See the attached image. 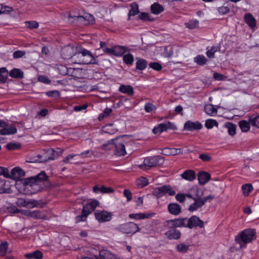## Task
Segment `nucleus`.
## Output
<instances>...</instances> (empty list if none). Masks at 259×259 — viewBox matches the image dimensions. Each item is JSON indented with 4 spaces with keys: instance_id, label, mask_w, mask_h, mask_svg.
Masks as SVG:
<instances>
[{
    "instance_id": "25",
    "label": "nucleus",
    "mask_w": 259,
    "mask_h": 259,
    "mask_svg": "<svg viewBox=\"0 0 259 259\" xmlns=\"http://www.w3.org/2000/svg\"><path fill=\"white\" fill-rule=\"evenodd\" d=\"M244 20L250 27L254 28L256 26V20L250 13H246L245 15Z\"/></svg>"
},
{
    "instance_id": "40",
    "label": "nucleus",
    "mask_w": 259,
    "mask_h": 259,
    "mask_svg": "<svg viewBox=\"0 0 259 259\" xmlns=\"http://www.w3.org/2000/svg\"><path fill=\"white\" fill-rule=\"evenodd\" d=\"M113 124H107L103 127V131L109 134H114L117 130L113 128Z\"/></svg>"
},
{
    "instance_id": "21",
    "label": "nucleus",
    "mask_w": 259,
    "mask_h": 259,
    "mask_svg": "<svg viewBox=\"0 0 259 259\" xmlns=\"http://www.w3.org/2000/svg\"><path fill=\"white\" fill-rule=\"evenodd\" d=\"M93 190L96 193H110L113 192L114 190L110 187H106L104 186L99 187L98 185H96L93 187Z\"/></svg>"
},
{
    "instance_id": "26",
    "label": "nucleus",
    "mask_w": 259,
    "mask_h": 259,
    "mask_svg": "<svg viewBox=\"0 0 259 259\" xmlns=\"http://www.w3.org/2000/svg\"><path fill=\"white\" fill-rule=\"evenodd\" d=\"M248 120L249 121L251 126L259 128V115L253 114L249 115Z\"/></svg>"
},
{
    "instance_id": "35",
    "label": "nucleus",
    "mask_w": 259,
    "mask_h": 259,
    "mask_svg": "<svg viewBox=\"0 0 259 259\" xmlns=\"http://www.w3.org/2000/svg\"><path fill=\"white\" fill-rule=\"evenodd\" d=\"M138 61L136 62V69L139 70L145 69L147 66V62L144 59L136 58Z\"/></svg>"
},
{
    "instance_id": "34",
    "label": "nucleus",
    "mask_w": 259,
    "mask_h": 259,
    "mask_svg": "<svg viewBox=\"0 0 259 259\" xmlns=\"http://www.w3.org/2000/svg\"><path fill=\"white\" fill-rule=\"evenodd\" d=\"M163 11V7L158 3H154L151 6V11L153 14L157 15Z\"/></svg>"
},
{
    "instance_id": "5",
    "label": "nucleus",
    "mask_w": 259,
    "mask_h": 259,
    "mask_svg": "<svg viewBox=\"0 0 259 259\" xmlns=\"http://www.w3.org/2000/svg\"><path fill=\"white\" fill-rule=\"evenodd\" d=\"M117 229L125 234H134L140 230L138 226L133 222H128L119 225Z\"/></svg>"
},
{
    "instance_id": "18",
    "label": "nucleus",
    "mask_w": 259,
    "mask_h": 259,
    "mask_svg": "<svg viewBox=\"0 0 259 259\" xmlns=\"http://www.w3.org/2000/svg\"><path fill=\"white\" fill-rule=\"evenodd\" d=\"M23 214L29 217L36 219H44L45 218V215L44 213L37 210H25L23 212Z\"/></svg>"
},
{
    "instance_id": "20",
    "label": "nucleus",
    "mask_w": 259,
    "mask_h": 259,
    "mask_svg": "<svg viewBox=\"0 0 259 259\" xmlns=\"http://www.w3.org/2000/svg\"><path fill=\"white\" fill-rule=\"evenodd\" d=\"M210 179V175L207 172L202 171L198 174V180L199 183L201 185H204Z\"/></svg>"
},
{
    "instance_id": "36",
    "label": "nucleus",
    "mask_w": 259,
    "mask_h": 259,
    "mask_svg": "<svg viewBox=\"0 0 259 259\" xmlns=\"http://www.w3.org/2000/svg\"><path fill=\"white\" fill-rule=\"evenodd\" d=\"M130 7L131 9L128 14V19H130V17L131 16H135L139 13L138 5L136 3H133L131 4Z\"/></svg>"
},
{
    "instance_id": "59",
    "label": "nucleus",
    "mask_w": 259,
    "mask_h": 259,
    "mask_svg": "<svg viewBox=\"0 0 259 259\" xmlns=\"http://www.w3.org/2000/svg\"><path fill=\"white\" fill-rule=\"evenodd\" d=\"M218 12L221 14L225 15L230 12V9L228 7L222 6L218 8Z\"/></svg>"
},
{
    "instance_id": "14",
    "label": "nucleus",
    "mask_w": 259,
    "mask_h": 259,
    "mask_svg": "<svg viewBox=\"0 0 259 259\" xmlns=\"http://www.w3.org/2000/svg\"><path fill=\"white\" fill-rule=\"evenodd\" d=\"M25 174V171L22 168L16 167L12 169L9 178L15 181H20L21 178L24 177Z\"/></svg>"
},
{
    "instance_id": "41",
    "label": "nucleus",
    "mask_w": 259,
    "mask_h": 259,
    "mask_svg": "<svg viewBox=\"0 0 259 259\" xmlns=\"http://www.w3.org/2000/svg\"><path fill=\"white\" fill-rule=\"evenodd\" d=\"M89 55H92L90 51L85 50V49H80L78 51V53L75 54L74 56H77V57H79V59L81 58H85L86 56H88Z\"/></svg>"
},
{
    "instance_id": "62",
    "label": "nucleus",
    "mask_w": 259,
    "mask_h": 259,
    "mask_svg": "<svg viewBox=\"0 0 259 259\" xmlns=\"http://www.w3.org/2000/svg\"><path fill=\"white\" fill-rule=\"evenodd\" d=\"M38 201L35 200H33L31 201H27V207L33 208L34 207L37 206L38 205Z\"/></svg>"
},
{
    "instance_id": "46",
    "label": "nucleus",
    "mask_w": 259,
    "mask_h": 259,
    "mask_svg": "<svg viewBox=\"0 0 259 259\" xmlns=\"http://www.w3.org/2000/svg\"><path fill=\"white\" fill-rule=\"evenodd\" d=\"M199 21L197 20H191L185 23L186 27L189 29H194L198 27Z\"/></svg>"
},
{
    "instance_id": "10",
    "label": "nucleus",
    "mask_w": 259,
    "mask_h": 259,
    "mask_svg": "<svg viewBox=\"0 0 259 259\" xmlns=\"http://www.w3.org/2000/svg\"><path fill=\"white\" fill-rule=\"evenodd\" d=\"M168 129L176 130V126L169 121L159 124L153 129V133L155 134H160L163 132L166 131Z\"/></svg>"
},
{
    "instance_id": "30",
    "label": "nucleus",
    "mask_w": 259,
    "mask_h": 259,
    "mask_svg": "<svg viewBox=\"0 0 259 259\" xmlns=\"http://www.w3.org/2000/svg\"><path fill=\"white\" fill-rule=\"evenodd\" d=\"M9 75L13 78H22L24 76V73L20 69L14 68L9 72Z\"/></svg>"
},
{
    "instance_id": "50",
    "label": "nucleus",
    "mask_w": 259,
    "mask_h": 259,
    "mask_svg": "<svg viewBox=\"0 0 259 259\" xmlns=\"http://www.w3.org/2000/svg\"><path fill=\"white\" fill-rule=\"evenodd\" d=\"M114 144H113V141H112V140L111 141H108L107 143L104 144L102 146V149L104 150H110L112 149H114Z\"/></svg>"
},
{
    "instance_id": "51",
    "label": "nucleus",
    "mask_w": 259,
    "mask_h": 259,
    "mask_svg": "<svg viewBox=\"0 0 259 259\" xmlns=\"http://www.w3.org/2000/svg\"><path fill=\"white\" fill-rule=\"evenodd\" d=\"M13 11V8L0 4V14L9 13Z\"/></svg>"
},
{
    "instance_id": "8",
    "label": "nucleus",
    "mask_w": 259,
    "mask_h": 259,
    "mask_svg": "<svg viewBox=\"0 0 259 259\" xmlns=\"http://www.w3.org/2000/svg\"><path fill=\"white\" fill-rule=\"evenodd\" d=\"M59 155L57 151H55L53 149L48 150L42 155H38L37 159H35V162H45L49 160H54L56 157Z\"/></svg>"
},
{
    "instance_id": "17",
    "label": "nucleus",
    "mask_w": 259,
    "mask_h": 259,
    "mask_svg": "<svg viewBox=\"0 0 259 259\" xmlns=\"http://www.w3.org/2000/svg\"><path fill=\"white\" fill-rule=\"evenodd\" d=\"M202 127V124L199 121L192 122L189 120L187 121L184 125V128L190 131L199 130H200Z\"/></svg>"
},
{
    "instance_id": "55",
    "label": "nucleus",
    "mask_w": 259,
    "mask_h": 259,
    "mask_svg": "<svg viewBox=\"0 0 259 259\" xmlns=\"http://www.w3.org/2000/svg\"><path fill=\"white\" fill-rule=\"evenodd\" d=\"M109 251L107 250H102L100 251L99 257H97V259H107L109 254Z\"/></svg>"
},
{
    "instance_id": "2",
    "label": "nucleus",
    "mask_w": 259,
    "mask_h": 259,
    "mask_svg": "<svg viewBox=\"0 0 259 259\" xmlns=\"http://www.w3.org/2000/svg\"><path fill=\"white\" fill-rule=\"evenodd\" d=\"M255 231L252 229H247L242 231L235 237V241L240 247L250 242L255 238Z\"/></svg>"
},
{
    "instance_id": "24",
    "label": "nucleus",
    "mask_w": 259,
    "mask_h": 259,
    "mask_svg": "<svg viewBox=\"0 0 259 259\" xmlns=\"http://www.w3.org/2000/svg\"><path fill=\"white\" fill-rule=\"evenodd\" d=\"M181 177L185 180L192 181L195 178V172L193 170L188 169L181 175Z\"/></svg>"
},
{
    "instance_id": "54",
    "label": "nucleus",
    "mask_w": 259,
    "mask_h": 259,
    "mask_svg": "<svg viewBox=\"0 0 259 259\" xmlns=\"http://www.w3.org/2000/svg\"><path fill=\"white\" fill-rule=\"evenodd\" d=\"M155 109V106L151 103H147L145 105L144 109L146 112H151Z\"/></svg>"
},
{
    "instance_id": "31",
    "label": "nucleus",
    "mask_w": 259,
    "mask_h": 259,
    "mask_svg": "<svg viewBox=\"0 0 259 259\" xmlns=\"http://www.w3.org/2000/svg\"><path fill=\"white\" fill-rule=\"evenodd\" d=\"M25 257L27 258L41 259L43 257V254L41 251L37 250L25 254Z\"/></svg>"
},
{
    "instance_id": "56",
    "label": "nucleus",
    "mask_w": 259,
    "mask_h": 259,
    "mask_svg": "<svg viewBox=\"0 0 259 259\" xmlns=\"http://www.w3.org/2000/svg\"><path fill=\"white\" fill-rule=\"evenodd\" d=\"M199 158L204 162H208L211 161V157L207 153H202L199 156Z\"/></svg>"
},
{
    "instance_id": "45",
    "label": "nucleus",
    "mask_w": 259,
    "mask_h": 259,
    "mask_svg": "<svg viewBox=\"0 0 259 259\" xmlns=\"http://www.w3.org/2000/svg\"><path fill=\"white\" fill-rule=\"evenodd\" d=\"M136 183L139 187L142 188L148 184V181L146 178L141 177L137 180Z\"/></svg>"
},
{
    "instance_id": "58",
    "label": "nucleus",
    "mask_w": 259,
    "mask_h": 259,
    "mask_svg": "<svg viewBox=\"0 0 259 259\" xmlns=\"http://www.w3.org/2000/svg\"><path fill=\"white\" fill-rule=\"evenodd\" d=\"M176 199L179 202L184 203L186 200L185 194L178 193L176 195Z\"/></svg>"
},
{
    "instance_id": "43",
    "label": "nucleus",
    "mask_w": 259,
    "mask_h": 259,
    "mask_svg": "<svg viewBox=\"0 0 259 259\" xmlns=\"http://www.w3.org/2000/svg\"><path fill=\"white\" fill-rule=\"evenodd\" d=\"M134 60V57L130 53L125 54L123 57V61L126 65H132Z\"/></svg>"
},
{
    "instance_id": "48",
    "label": "nucleus",
    "mask_w": 259,
    "mask_h": 259,
    "mask_svg": "<svg viewBox=\"0 0 259 259\" xmlns=\"http://www.w3.org/2000/svg\"><path fill=\"white\" fill-rule=\"evenodd\" d=\"M5 186L6 183L4 181L0 180V194L11 193V189L9 188H6Z\"/></svg>"
},
{
    "instance_id": "49",
    "label": "nucleus",
    "mask_w": 259,
    "mask_h": 259,
    "mask_svg": "<svg viewBox=\"0 0 259 259\" xmlns=\"http://www.w3.org/2000/svg\"><path fill=\"white\" fill-rule=\"evenodd\" d=\"M8 246V243L7 242H2L0 244V253L1 256H4L6 254Z\"/></svg>"
},
{
    "instance_id": "1",
    "label": "nucleus",
    "mask_w": 259,
    "mask_h": 259,
    "mask_svg": "<svg viewBox=\"0 0 259 259\" xmlns=\"http://www.w3.org/2000/svg\"><path fill=\"white\" fill-rule=\"evenodd\" d=\"M48 177L45 171H41L37 176L34 177H30L24 180V184L31 188L32 193H36L40 191L43 189V183L47 181Z\"/></svg>"
},
{
    "instance_id": "11",
    "label": "nucleus",
    "mask_w": 259,
    "mask_h": 259,
    "mask_svg": "<svg viewBox=\"0 0 259 259\" xmlns=\"http://www.w3.org/2000/svg\"><path fill=\"white\" fill-rule=\"evenodd\" d=\"M95 217L99 223H103L110 221L112 219V214L111 212L105 210H97L95 212Z\"/></svg>"
},
{
    "instance_id": "6",
    "label": "nucleus",
    "mask_w": 259,
    "mask_h": 259,
    "mask_svg": "<svg viewBox=\"0 0 259 259\" xmlns=\"http://www.w3.org/2000/svg\"><path fill=\"white\" fill-rule=\"evenodd\" d=\"M164 161V157L160 155L148 157L145 158L144 164L145 166L151 167L162 164Z\"/></svg>"
},
{
    "instance_id": "4",
    "label": "nucleus",
    "mask_w": 259,
    "mask_h": 259,
    "mask_svg": "<svg viewBox=\"0 0 259 259\" xmlns=\"http://www.w3.org/2000/svg\"><path fill=\"white\" fill-rule=\"evenodd\" d=\"M126 135H123L112 139L114 145V154L118 156H124L126 154L124 143Z\"/></svg>"
},
{
    "instance_id": "57",
    "label": "nucleus",
    "mask_w": 259,
    "mask_h": 259,
    "mask_svg": "<svg viewBox=\"0 0 259 259\" xmlns=\"http://www.w3.org/2000/svg\"><path fill=\"white\" fill-rule=\"evenodd\" d=\"M149 67L155 70L159 71L162 69V66L158 62H151L149 65Z\"/></svg>"
},
{
    "instance_id": "23",
    "label": "nucleus",
    "mask_w": 259,
    "mask_h": 259,
    "mask_svg": "<svg viewBox=\"0 0 259 259\" xmlns=\"http://www.w3.org/2000/svg\"><path fill=\"white\" fill-rule=\"evenodd\" d=\"M166 185H163L154 188L152 192V194L157 198L161 197L166 194Z\"/></svg>"
},
{
    "instance_id": "38",
    "label": "nucleus",
    "mask_w": 259,
    "mask_h": 259,
    "mask_svg": "<svg viewBox=\"0 0 259 259\" xmlns=\"http://www.w3.org/2000/svg\"><path fill=\"white\" fill-rule=\"evenodd\" d=\"M225 127L228 129V133L230 135L233 136L236 133V125L227 122L225 124Z\"/></svg>"
},
{
    "instance_id": "9",
    "label": "nucleus",
    "mask_w": 259,
    "mask_h": 259,
    "mask_svg": "<svg viewBox=\"0 0 259 259\" xmlns=\"http://www.w3.org/2000/svg\"><path fill=\"white\" fill-rule=\"evenodd\" d=\"M164 226L167 227L169 230L165 233V236L169 240L179 239L181 236L180 231L176 228L177 227H170L167 224V220L164 223Z\"/></svg>"
},
{
    "instance_id": "12",
    "label": "nucleus",
    "mask_w": 259,
    "mask_h": 259,
    "mask_svg": "<svg viewBox=\"0 0 259 259\" xmlns=\"http://www.w3.org/2000/svg\"><path fill=\"white\" fill-rule=\"evenodd\" d=\"M87 19V20L89 21V23L93 24L95 22V18L91 15H89L88 16H86L85 17L80 15L72 16L70 14L68 16V20L71 23L74 22L75 20H76L77 21H79L80 22H83L85 21Z\"/></svg>"
},
{
    "instance_id": "53",
    "label": "nucleus",
    "mask_w": 259,
    "mask_h": 259,
    "mask_svg": "<svg viewBox=\"0 0 259 259\" xmlns=\"http://www.w3.org/2000/svg\"><path fill=\"white\" fill-rule=\"evenodd\" d=\"M21 147L20 144H17L14 143H9L6 145V148L9 150H14L16 149H19Z\"/></svg>"
},
{
    "instance_id": "63",
    "label": "nucleus",
    "mask_w": 259,
    "mask_h": 259,
    "mask_svg": "<svg viewBox=\"0 0 259 259\" xmlns=\"http://www.w3.org/2000/svg\"><path fill=\"white\" fill-rule=\"evenodd\" d=\"M123 195L127 198V201H130L132 200V194L130 190L127 189H124L123 191Z\"/></svg>"
},
{
    "instance_id": "60",
    "label": "nucleus",
    "mask_w": 259,
    "mask_h": 259,
    "mask_svg": "<svg viewBox=\"0 0 259 259\" xmlns=\"http://www.w3.org/2000/svg\"><path fill=\"white\" fill-rule=\"evenodd\" d=\"M26 23L27 27L30 29L37 28L38 27V23L35 21H29Z\"/></svg>"
},
{
    "instance_id": "15",
    "label": "nucleus",
    "mask_w": 259,
    "mask_h": 259,
    "mask_svg": "<svg viewBox=\"0 0 259 259\" xmlns=\"http://www.w3.org/2000/svg\"><path fill=\"white\" fill-rule=\"evenodd\" d=\"M61 54L64 59H69L71 58L74 54L73 48L70 46L65 47L61 50Z\"/></svg>"
},
{
    "instance_id": "3",
    "label": "nucleus",
    "mask_w": 259,
    "mask_h": 259,
    "mask_svg": "<svg viewBox=\"0 0 259 259\" xmlns=\"http://www.w3.org/2000/svg\"><path fill=\"white\" fill-rule=\"evenodd\" d=\"M98 205L99 202L96 200L87 203L83 206L81 213L75 217V222L79 223L81 221H85L88 215L94 210Z\"/></svg>"
},
{
    "instance_id": "19",
    "label": "nucleus",
    "mask_w": 259,
    "mask_h": 259,
    "mask_svg": "<svg viewBox=\"0 0 259 259\" xmlns=\"http://www.w3.org/2000/svg\"><path fill=\"white\" fill-rule=\"evenodd\" d=\"M78 64H97V60L94 57L93 55H89L85 58H80L78 60Z\"/></svg>"
},
{
    "instance_id": "27",
    "label": "nucleus",
    "mask_w": 259,
    "mask_h": 259,
    "mask_svg": "<svg viewBox=\"0 0 259 259\" xmlns=\"http://www.w3.org/2000/svg\"><path fill=\"white\" fill-rule=\"evenodd\" d=\"M119 91L130 96L133 95L134 93L133 87L130 85H121Z\"/></svg>"
},
{
    "instance_id": "64",
    "label": "nucleus",
    "mask_w": 259,
    "mask_h": 259,
    "mask_svg": "<svg viewBox=\"0 0 259 259\" xmlns=\"http://www.w3.org/2000/svg\"><path fill=\"white\" fill-rule=\"evenodd\" d=\"M16 204L19 206L27 207V201L23 198H19L16 202Z\"/></svg>"
},
{
    "instance_id": "39",
    "label": "nucleus",
    "mask_w": 259,
    "mask_h": 259,
    "mask_svg": "<svg viewBox=\"0 0 259 259\" xmlns=\"http://www.w3.org/2000/svg\"><path fill=\"white\" fill-rule=\"evenodd\" d=\"M243 194L245 196L249 195V193L253 190V187L251 184H244L241 187Z\"/></svg>"
},
{
    "instance_id": "61",
    "label": "nucleus",
    "mask_w": 259,
    "mask_h": 259,
    "mask_svg": "<svg viewBox=\"0 0 259 259\" xmlns=\"http://www.w3.org/2000/svg\"><path fill=\"white\" fill-rule=\"evenodd\" d=\"M25 52L22 51H16L13 53V57L15 59H18L23 56Z\"/></svg>"
},
{
    "instance_id": "37",
    "label": "nucleus",
    "mask_w": 259,
    "mask_h": 259,
    "mask_svg": "<svg viewBox=\"0 0 259 259\" xmlns=\"http://www.w3.org/2000/svg\"><path fill=\"white\" fill-rule=\"evenodd\" d=\"M205 113L211 116L215 115L217 113V110L212 104H208L204 107Z\"/></svg>"
},
{
    "instance_id": "13",
    "label": "nucleus",
    "mask_w": 259,
    "mask_h": 259,
    "mask_svg": "<svg viewBox=\"0 0 259 259\" xmlns=\"http://www.w3.org/2000/svg\"><path fill=\"white\" fill-rule=\"evenodd\" d=\"M189 229L199 227L202 228L204 227V222L196 215H192L189 218Z\"/></svg>"
},
{
    "instance_id": "22",
    "label": "nucleus",
    "mask_w": 259,
    "mask_h": 259,
    "mask_svg": "<svg viewBox=\"0 0 259 259\" xmlns=\"http://www.w3.org/2000/svg\"><path fill=\"white\" fill-rule=\"evenodd\" d=\"M194 202L191 204L188 208L190 211H194L204 205V201L202 199L193 198Z\"/></svg>"
},
{
    "instance_id": "29",
    "label": "nucleus",
    "mask_w": 259,
    "mask_h": 259,
    "mask_svg": "<svg viewBox=\"0 0 259 259\" xmlns=\"http://www.w3.org/2000/svg\"><path fill=\"white\" fill-rule=\"evenodd\" d=\"M238 125L241 131L244 133L247 132L250 130V123L249 121L245 120H242L239 121Z\"/></svg>"
},
{
    "instance_id": "44",
    "label": "nucleus",
    "mask_w": 259,
    "mask_h": 259,
    "mask_svg": "<svg viewBox=\"0 0 259 259\" xmlns=\"http://www.w3.org/2000/svg\"><path fill=\"white\" fill-rule=\"evenodd\" d=\"M219 50H220V47L212 46L206 52V56L209 58H212L214 56V53Z\"/></svg>"
},
{
    "instance_id": "47",
    "label": "nucleus",
    "mask_w": 259,
    "mask_h": 259,
    "mask_svg": "<svg viewBox=\"0 0 259 259\" xmlns=\"http://www.w3.org/2000/svg\"><path fill=\"white\" fill-rule=\"evenodd\" d=\"M205 126L208 129H210L212 128L214 126H218V123L215 120L209 119L206 120Z\"/></svg>"
},
{
    "instance_id": "32",
    "label": "nucleus",
    "mask_w": 259,
    "mask_h": 259,
    "mask_svg": "<svg viewBox=\"0 0 259 259\" xmlns=\"http://www.w3.org/2000/svg\"><path fill=\"white\" fill-rule=\"evenodd\" d=\"M114 50V56L118 57L122 56L126 52L128 51L126 47L120 46H115Z\"/></svg>"
},
{
    "instance_id": "28",
    "label": "nucleus",
    "mask_w": 259,
    "mask_h": 259,
    "mask_svg": "<svg viewBox=\"0 0 259 259\" xmlns=\"http://www.w3.org/2000/svg\"><path fill=\"white\" fill-rule=\"evenodd\" d=\"M152 215L151 213H131L128 217L131 219L140 220L149 218Z\"/></svg>"
},
{
    "instance_id": "52",
    "label": "nucleus",
    "mask_w": 259,
    "mask_h": 259,
    "mask_svg": "<svg viewBox=\"0 0 259 259\" xmlns=\"http://www.w3.org/2000/svg\"><path fill=\"white\" fill-rule=\"evenodd\" d=\"M189 246L185 243H180L177 246V250L179 252H186L188 250Z\"/></svg>"
},
{
    "instance_id": "16",
    "label": "nucleus",
    "mask_w": 259,
    "mask_h": 259,
    "mask_svg": "<svg viewBox=\"0 0 259 259\" xmlns=\"http://www.w3.org/2000/svg\"><path fill=\"white\" fill-rule=\"evenodd\" d=\"M168 211L174 215H179L182 211L181 206L177 203H170L167 206Z\"/></svg>"
},
{
    "instance_id": "42",
    "label": "nucleus",
    "mask_w": 259,
    "mask_h": 259,
    "mask_svg": "<svg viewBox=\"0 0 259 259\" xmlns=\"http://www.w3.org/2000/svg\"><path fill=\"white\" fill-rule=\"evenodd\" d=\"M207 60V59L203 55H198L194 58V62L201 66L204 65Z\"/></svg>"
},
{
    "instance_id": "33",
    "label": "nucleus",
    "mask_w": 259,
    "mask_h": 259,
    "mask_svg": "<svg viewBox=\"0 0 259 259\" xmlns=\"http://www.w3.org/2000/svg\"><path fill=\"white\" fill-rule=\"evenodd\" d=\"M17 128L14 126H11L9 128L5 127L0 130V134L1 135L15 134L17 133Z\"/></svg>"
},
{
    "instance_id": "7",
    "label": "nucleus",
    "mask_w": 259,
    "mask_h": 259,
    "mask_svg": "<svg viewBox=\"0 0 259 259\" xmlns=\"http://www.w3.org/2000/svg\"><path fill=\"white\" fill-rule=\"evenodd\" d=\"M189 218H177L167 220V224L169 226L177 228L184 227L189 229Z\"/></svg>"
}]
</instances>
